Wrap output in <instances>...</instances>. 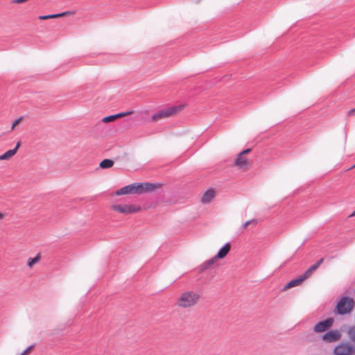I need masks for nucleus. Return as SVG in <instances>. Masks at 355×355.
Masks as SVG:
<instances>
[{
  "label": "nucleus",
  "instance_id": "1",
  "mask_svg": "<svg viewBox=\"0 0 355 355\" xmlns=\"http://www.w3.org/2000/svg\"><path fill=\"white\" fill-rule=\"evenodd\" d=\"M200 296L198 293L187 291L183 293L177 301V305L182 308H189L195 306L200 300Z\"/></svg>",
  "mask_w": 355,
  "mask_h": 355
},
{
  "label": "nucleus",
  "instance_id": "2",
  "mask_svg": "<svg viewBox=\"0 0 355 355\" xmlns=\"http://www.w3.org/2000/svg\"><path fill=\"white\" fill-rule=\"evenodd\" d=\"M159 186H160V184H154V183H150V182L138 183V184L134 183V184L128 185L130 194H132V193L141 194L144 192L152 191H154L155 189L159 188Z\"/></svg>",
  "mask_w": 355,
  "mask_h": 355
},
{
  "label": "nucleus",
  "instance_id": "3",
  "mask_svg": "<svg viewBox=\"0 0 355 355\" xmlns=\"http://www.w3.org/2000/svg\"><path fill=\"white\" fill-rule=\"evenodd\" d=\"M354 306V301L349 297H342L336 305V312L339 315L349 313Z\"/></svg>",
  "mask_w": 355,
  "mask_h": 355
},
{
  "label": "nucleus",
  "instance_id": "4",
  "mask_svg": "<svg viewBox=\"0 0 355 355\" xmlns=\"http://www.w3.org/2000/svg\"><path fill=\"white\" fill-rule=\"evenodd\" d=\"M334 355H354L355 345L348 342H343L337 345L334 351Z\"/></svg>",
  "mask_w": 355,
  "mask_h": 355
},
{
  "label": "nucleus",
  "instance_id": "5",
  "mask_svg": "<svg viewBox=\"0 0 355 355\" xmlns=\"http://www.w3.org/2000/svg\"><path fill=\"white\" fill-rule=\"evenodd\" d=\"M182 107L183 105H180L173 106L168 107L167 109L162 110L153 115L152 120L154 121H157L161 119L169 117L173 114H175L176 112L180 111L182 109Z\"/></svg>",
  "mask_w": 355,
  "mask_h": 355
},
{
  "label": "nucleus",
  "instance_id": "6",
  "mask_svg": "<svg viewBox=\"0 0 355 355\" xmlns=\"http://www.w3.org/2000/svg\"><path fill=\"white\" fill-rule=\"evenodd\" d=\"M112 209L122 214H132L139 211L141 207L135 205H114Z\"/></svg>",
  "mask_w": 355,
  "mask_h": 355
},
{
  "label": "nucleus",
  "instance_id": "7",
  "mask_svg": "<svg viewBox=\"0 0 355 355\" xmlns=\"http://www.w3.org/2000/svg\"><path fill=\"white\" fill-rule=\"evenodd\" d=\"M334 322V320L332 318L320 321L313 327V331L316 333L324 332L332 327Z\"/></svg>",
  "mask_w": 355,
  "mask_h": 355
},
{
  "label": "nucleus",
  "instance_id": "8",
  "mask_svg": "<svg viewBox=\"0 0 355 355\" xmlns=\"http://www.w3.org/2000/svg\"><path fill=\"white\" fill-rule=\"evenodd\" d=\"M341 334L338 330L334 329L327 331L322 336V340L328 343L338 341L340 339Z\"/></svg>",
  "mask_w": 355,
  "mask_h": 355
},
{
  "label": "nucleus",
  "instance_id": "9",
  "mask_svg": "<svg viewBox=\"0 0 355 355\" xmlns=\"http://www.w3.org/2000/svg\"><path fill=\"white\" fill-rule=\"evenodd\" d=\"M305 280L304 277L301 275L299 277L290 281L283 288V291H286L291 288L300 285Z\"/></svg>",
  "mask_w": 355,
  "mask_h": 355
},
{
  "label": "nucleus",
  "instance_id": "10",
  "mask_svg": "<svg viewBox=\"0 0 355 355\" xmlns=\"http://www.w3.org/2000/svg\"><path fill=\"white\" fill-rule=\"evenodd\" d=\"M234 164L236 166L239 167L240 168L246 169L248 168L249 162L247 160V159L243 157V155H241V153H240L238 155Z\"/></svg>",
  "mask_w": 355,
  "mask_h": 355
},
{
  "label": "nucleus",
  "instance_id": "11",
  "mask_svg": "<svg viewBox=\"0 0 355 355\" xmlns=\"http://www.w3.org/2000/svg\"><path fill=\"white\" fill-rule=\"evenodd\" d=\"M20 146H21V142L18 141L17 143L15 148L8 150L4 154H3L2 155L0 156V160H6V159H10L12 156H14L16 154V153H17L18 148L20 147Z\"/></svg>",
  "mask_w": 355,
  "mask_h": 355
},
{
  "label": "nucleus",
  "instance_id": "12",
  "mask_svg": "<svg viewBox=\"0 0 355 355\" xmlns=\"http://www.w3.org/2000/svg\"><path fill=\"white\" fill-rule=\"evenodd\" d=\"M215 197V191L214 189H209L206 191L202 198L201 202L204 204H208Z\"/></svg>",
  "mask_w": 355,
  "mask_h": 355
},
{
  "label": "nucleus",
  "instance_id": "13",
  "mask_svg": "<svg viewBox=\"0 0 355 355\" xmlns=\"http://www.w3.org/2000/svg\"><path fill=\"white\" fill-rule=\"evenodd\" d=\"M230 249H231L230 243H225V245L219 250L217 254L216 255V258L223 259L229 253Z\"/></svg>",
  "mask_w": 355,
  "mask_h": 355
},
{
  "label": "nucleus",
  "instance_id": "14",
  "mask_svg": "<svg viewBox=\"0 0 355 355\" xmlns=\"http://www.w3.org/2000/svg\"><path fill=\"white\" fill-rule=\"evenodd\" d=\"M73 14V12L70 11L63 12L58 14H53V15H41L39 17V19L41 20H46V19H55L61 17L68 16L69 15Z\"/></svg>",
  "mask_w": 355,
  "mask_h": 355
},
{
  "label": "nucleus",
  "instance_id": "15",
  "mask_svg": "<svg viewBox=\"0 0 355 355\" xmlns=\"http://www.w3.org/2000/svg\"><path fill=\"white\" fill-rule=\"evenodd\" d=\"M218 259V258H216V256H214L213 258L206 261L203 264L201 265L200 266V270L202 271L209 268V267H211L214 263L215 261Z\"/></svg>",
  "mask_w": 355,
  "mask_h": 355
},
{
  "label": "nucleus",
  "instance_id": "16",
  "mask_svg": "<svg viewBox=\"0 0 355 355\" xmlns=\"http://www.w3.org/2000/svg\"><path fill=\"white\" fill-rule=\"evenodd\" d=\"M114 165V161L110 159H105L101 162L99 166L101 168H110Z\"/></svg>",
  "mask_w": 355,
  "mask_h": 355
},
{
  "label": "nucleus",
  "instance_id": "17",
  "mask_svg": "<svg viewBox=\"0 0 355 355\" xmlns=\"http://www.w3.org/2000/svg\"><path fill=\"white\" fill-rule=\"evenodd\" d=\"M318 268V267L313 264L312 265L308 270H306L303 274L302 276L304 277L305 279L309 278L312 273Z\"/></svg>",
  "mask_w": 355,
  "mask_h": 355
},
{
  "label": "nucleus",
  "instance_id": "18",
  "mask_svg": "<svg viewBox=\"0 0 355 355\" xmlns=\"http://www.w3.org/2000/svg\"><path fill=\"white\" fill-rule=\"evenodd\" d=\"M40 254L38 253L34 258H29L27 263L28 266L30 268L33 267L34 264L37 263L40 261Z\"/></svg>",
  "mask_w": 355,
  "mask_h": 355
},
{
  "label": "nucleus",
  "instance_id": "19",
  "mask_svg": "<svg viewBox=\"0 0 355 355\" xmlns=\"http://www.w3.org/2000/svg\"><path fill=\"white\" fill-rule=\"evenodd\" d=\"M115 193L116 196L130 194L128 185L117 190Z\"/></svg>",
  "mask_w": 355,
  "mask_h": 355
},
{
  "label": "nucleus",
  "instance_id": "20",
  "mask_svg": "<svg viewBox=\"0 0 355 355\" xmlns=\"http://www.w3.org/2000/svg\"><path fill=\"white\" fill-rule=\"evenodd\" d=\"M348 335L350 340L355 343V326L349 329Z\"/></svg>",
  "mask_w": 355,
  "mask_h": 355
},
{
  "label": "nucleus",
  "instance_id": "21",
  "mask_svg": "<svg viewBox=\"0 0 355 355\" xmlns=\"http://www.w3.org/2000/svg\"><path fill=\"white\" fill-rule=\"evenodd\" d=\"M116 119V118L115 114H113V115H110V116L104 117L102 119V121L104 123H110V122L115 121Z\"/></svg>",
  "mask_w": 355,
  "mask_h": 355
},
{
  "label": "nucleus",
  "instance_id": "22",
  "mask_svg": "<svg viewBox=\"0 0 355 355\" xmlns=\"http://www.w3.org/2000/svg\"><path fill=\"white\" fill-rule=\"evenodd\" d=\"M132 113V111H128V112H121V113L116 114H115V116H116V118L117 119L119 118H121V117L130 115Z\"/></svg>",
  "mask_w": 355,
  "mask_h": 355
},
{
  "label": "nucleus",
  "instance_id": "23",
  "mask_svg": "<svg viewBox=\"0 0 355 355\" xmlns=\"http://www.w3.org/2000/svg\"><path fill=\"white\" fill-rule=\"evenodd\" d=\"M35 347V345H32L27 347L20 355H28Z\"/></svg>",
  "mask_w": 355,
  "mask_h": 355
},
{
  "label": "nucleus",
  "instance_id": "24",
  "mask_svg": "<svg viewBox=\"0 0 355 355\" xmlns=\"http://www.w3.org/2000/svg\"><path fill=\"white\" fill-rule=\"evenodd\" d=\"M257 223V220L255 219L250 220L244 223L242 225V227L245 228L247 227L250 224H254L256 225Z\"/></svg>",
  "mask_w": 355,
  "mask_h": 355
},
{
  "label": "nucleus",
  "instance_id": "25",
  "mask_svg": "<svg viewBox=\"0 0 355 355\" xmlns=\"http://www.w3.org/2000/svg\"><path fill=\"white\" fill-rule=\"evenodd\" d=\"M21 120H22V117H20V118L17 119V120H15V121L13 122V123H12V127H11V130H14L15 127L16 125H17L20 123V121H21Z\"/></svg>",
  "mask_w": 355,
  "mask_h": 355
},
{
  "label": "nucleus",
  "instance_id": "26",
  "mask_svg": "<svg viewBox=\"0 0 355 355\" xmlns=\"http://www.w3.org/2000/svg\"><path fill=\"white\" fill-rule=\"evenodd\" d=\"M354 115H355V108L350 110L347 112V116H354Z\"/></svg>",
  "mask_w": 355,
  "mask_h": 355
},
{
  "label": "nucleus",
  "instance_id": "27",
  "mask_svg": "<svg viewBox=\"0 0 355 355\" xmlns=\"http://www.w3.org/2000/svg\"><path fill=\"white\" fill-rule=\"evenodd\" d=\"M324 261V259L323 258H321L320 259H319L315 263V265L318 268L323 262Z\"/></svg>",
  "mask_w": 355,
  "mask_h": 355
},
{
  "label": "nucleus",
  "instance_id": "28",
  "mask_svg": "<svg viewBox=\"0 0 355 355\" xmlns=\"http://www.w3.org/2000/svg\"><path fill=\"white\" fill-rule=\"evenodd\" d=\"M251 151V148H247L244 150H243L242 152H241V155H246L248 153H249Z\"/></svg>",
  "mask_w": 355,
  "mask_h": 355
},
{
  "label": "nucleus",
  "instance_id": "29",
  "mask_svg": "<svg viewBox=\"0 0 355 355\" xmlns=\"http://www.w3.org/2000/svg\"><path fill=\"white\" fill-rule=\"evenodd\" d=\"M4 216V214L0 212V220L2 219Z\"/></svg>",
  "mask_w": 355,
  "mask_h": 355
},
{
  "label": "nucleus",
  "instance_id": "30",
  "mask_svg": "<svg viewBox=\"0 0 355 355\" xmlns=\"http://www.w3.org/2000/svg\"><path fill=\"white\" fill-rule=\"evenodd\" d=\"M355 216V211L349 217Z\"/></svg>",
  "mask_w": 355,
  "mask_h": 355
},
{
  "label": "nucleus",
  "instance_id": "31",
  "mask_svg": "<svg viewBox=\"0 0 355 355\" xmlns=\"http://www.w3.org/2000/svg\"><path fill=\"white\" fill-rule=\"evenodd\" d=\"M200 1V0H197V1H196V3H198Z\"/></svg>",
  "mask_w": 355,
  "mask_h": 355
},
{
  "label": "nucleus",
  "instance_id": "32",
  "mask_svg": "<svg viewBox=\"0 0 355 355\" xmlns=\"http://www.w3.org/2000/svg\"><path fill=\"white\" fill-rule=\"evenodd\" d=\"M354 167H355V164L352 168H354Z\"/></svg>",
  "mask_w": 355,
  "mask_h": 355
}]
</instances>
